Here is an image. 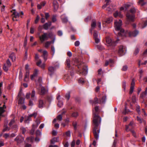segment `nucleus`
<instances>
[{
	"mask_svg": "<svg viewBox=\"0 0 147 147\" xmlns=\"http://www.w3.org/2000/svg\"><path fill=\"white\" fill-rule=\"evenodd\" d=\"M122 25V21L119 20L118 21L115 20L114 22V26L116 31L120 30L118 33V36H119L125 37L127 36H136L139 33L138 31L135 30L134 32H130L128 31H125L123 29L121 28Z\"/></svg>",
	"mask_w": 147,
	"mask_h": 147,
	"instance_id": "nucleus-1",
	"label": "nucleus"
},
{
	"mask_svg": "<svg viewBox=\"0 0 147 147\" xmlns=\"http://www.w3.org/2000/svg\"><path fill=\"white\" fill-rule=\"evenodd\" d=\"M98 107H95L93 113L94 117L93 122L94 125L93 131L94 137L96 140L98 139L100 131V129L98 128V126L101 121V117L98 115Z\"/></svg>",
	"mask_w": 147,
	"mask_h": 147,
	"instance_id": "nucleus-2",
	"label": "nucleus"
},
{
	"mask_svg": "<svg viewBox=\"0 0 147 147\" xmlns=\"http://www.w3.org/2000/svg\"><path fill=\"white\" fill-rule=\"evenodd\" d=\"M76 62L78 63L77 66L79 74L83 75H86L88 73L87 66L84 63L78 62V60H76Z\"/></svg>",
	"mask_w": 147,
	"mask_h": 147,
	"instance_id": "nucleus-3",
	"label": "nucleus"
},
{
	"mask_svg": "<svg viewBox=\"0 0 147 147\" xmlns=\"http://www.w3.org/2000/svg\"><path fill=\"white\" fill-rule=\"evenodd\" d=\"M130 12L131 13V14H130L129 13H127L126 15L127 18L129 20L133 22L135 18V16L134 14L136 12L135 9L134 8H131L130 10Z\"/></svg>",
	"mask_w": 147,
	"mask_h": 147,
	"instance_id": "nucleus-4",
	"label": "nucleus"
},
{
	"mask_svg": "<svg viewBox=\"0 0 147 147\" xmlns=\"http://www.w3.org/2000/svg\"><path fill=\"white\" fill-rule=\"evenodd\" d=\"M40 41L41 43H43L45 40L49 39L48 34L47 33H44L43 34L39 36Z\"/></svg>",
	"mask_w": 147,
	"mask_h": 147,
	"instance_id": "nucleus-5",
	"label": "nucleus"
},
{
	"mask_svg": "<svg viewBox=\"0 0 147 147\" xmlns=\"http://www.w3.org/2000/svg\"><path fill=\"white\" fill-rule=\"evenodd\" d=\"M126 51V47L122 45L119 47L118 53L120 56H122L125 54Z\"/></svg>",
	"mask_w": 147,
	"mask_h": 147,
	"instance_id": "nucleus-6",
	"label": "nucleus"
},
{
	"mask_svg": "<svg viewBox=\"0 0 147 147\" xmlns=\"http://www.w3.org/2000/svg\"><path fill=\"white\" fill-rule=\"evenodd\" d=\"M24 140V137L21 136H18L15 139V140L16 141L18 144H20L23 142Z\"/></svg>",
	"mask_w": 147,
	"mask_h": 147,
	"instance_id": "nucleus-7",
	"label": "nucleus"
},
{
	"mask_svg": "<svg viewBox=\"0 0 147 147\" xmlns=\"http://www.w3.org/2000/svg\"><path fill=\"white\" fill-rule=\"evenodd\" d=\"M37 112H34L32 114L29 115L27 119L25 121L26 123H29V122L31 120L30 118L32 117H34L36 118L37 115Z\"/></svg>",
	"mask_w": 147,
	"mask_h": 147,
	"instance_id": "nucleus-8",
	"label": "nucleus"
},
{
	"mask_svg": "<svg viewBox=\"0 0 147 147\" xmlns=\"http://www.w3.org/2000/svg\"><path fill=\"white\" fill-rule=\"evenodd\" d=\"M93 37L95 42L97 43H99L100 40L98 36V34L97 31H94L93 33Z\"/></svg>",
	"mask_w": 147,
	"mask_h": 147,
	"instance_id": "nucleus-9",
	"label": "nucleus"
},
{
	"mask_svg": "<svg viewBox=\"0 0 147 147\" xmlns=\"http://www.w3.org/2000/svg\"><path fill=\"white\" fill-rule=\"evenodd\" d=\"M134 127V123L133 122H131L128 125H126L125 130L128 131H131V129Z\"/></svg>",
	"mask_w": 147,
	"mask_h": 147,
	"instance_id": "nucleus-10",
	"label": "nucleus"
},
{
	"mask_svg": "<svg viewBox=\"0 0 147 147\" xmlns=\"http://www.w3.org/2000/svg\"><path fill=\"white\" fill-rule=\"evenodd\" d=\"M13 15L12 20L13 21H17V20L16 19V18H18L20 16L19 14L16 12V11H14L13 13Z\"/></svg>",
	"mask_w": 147,
	"mask_h": 147,
	"instance_id": "nucleus-11",
	"label": "nucleus"
},
{
	"mask_svg": "<svg viewBox=\"0 0 147 147\" xmlns=\"http://www.w3.org/2000/svg\"><path fill=\"white\" fill-rule=\"evenodd\" d=\"M106 41L107 44H108V46H110L113 45V43L115 42V41H112L111 38L109 37H107L106 38Z\"/></svg>",
	"mask_w": 147,
	"mask_h": 147,
	"instance_id": "nucleus-12",
	"label": "nucleus"
},
{
	"mask_svg": "<svg viewBox=\"0 0 147 147\" xmlns=\"http://www.w3.org/2000/svg\"><path fill=\"white\" fill-rule=\"evenodd\" d=\"M41 63L42 61L41 60L39 59L38 60L36 64L38 66L40 67L42 69H44L45 67V63H43L42 64H41Z\"/></svg>",
	"mask_w": 147,
	"mask_h": 147,
	"instance_id": "nucleus-13",
	"label": "nucleus"
},
{
	"mask_svg": "<svg viewBox=\"0 0 147 147\" xmlns=\"http://www.w3.org/2000/svg\"><path fill=\"white\" fill-rule=\"evenodd\" d=\"M147 3V0H139L138 2V5L143 6Z\"/></svg>",
	"mask_w": 147,
	"mask_h": 147,
	"instance_id": "nucleus-14",
	"label": "nucleus"
},
{
	"mask_svg": "<svg viewBox=\"0 0 147 147\" xmlns=\"http://www.w3.org/2000/svg\"><path fill=\"white\" fill-rule=\"evenodd\" d=\"M39 71L37 69H35L33 74L31 76V79L32 80L34 79L35 77H36L38 74Z\"/></svg>",
	"mask_w": 147,
	"mask_h": 147,
	"instance_id": "nucleus-15",
	"label": "nucleus"
},
{
	"mask_svg": "<svg viewBox=\"0 0 147 147\" xmlns=\"http://www.w3.org/2000/svg\"><path fill=\"white\" fill-rule=\"evenodd\" d=\"M48 70L50 75L51 76L52 74L54 73L55 69L54 67L52 66H50L48 68Z\"/></svg>",
	"mask_w": 147,
	"mask_h": 147,
	"instance_id": "nucleus-16",
	"label": "nucleus"
},
{
	"mask_svg": "<svg viewBox=\"0 0 147 147\" xmlns=\"http://www.w3.org/2000/svg\"><path fill=\"white\" fill-rule=\"evenodd\" d=\"M53 5L55 11H56L58 8V3L56 0H54L53 1Z\"/></svg>",
	"mask_w": 147,
	"mask_h": 147,
	"instance_id": "nucleus-17",
	"label": "nucleus"
},
{
	"mask_svg": "<svg viewBox=\"0 0 147 147\" xmlns=\"http://www.w3.org/2000/svg\"><path fill=\"white\" fill-rule=\"evenodd\" d=\"M96 25V21L95 20H93L91 24V29L90 31L92 32V29H94Z\"/></svg>",
	"mask_w": 147,
	"mask_h": 147,
	"instance_id": "nucleus-18",
	"label": "nucleus"
},
{
	"mask_svg": "<svg viewBox=\"0 0 147 147\" xmlns=\"http://www.w3.org/2000/svg\"><path fill=\"white\" fill-rule=\"evenodd\" d=\"M44 59L45 61H46L47 59V57L48 55V52L46 50H44L42 51Z\"/></svg>",
	"mask_w": 147,
	"mask_h": 147,
	"instance_id": "nucleus-19",
	"label": "nucleus"
},
{
	"mask_svg": "<svg viewBox=\"0 0 147 147\" xmlns=\"http://www.w3.org/2000/svg\"><path fill=\"white\" fill-rule=\"evenodd\" d=\"M51 25V22H49L48 23H45L43 25V27L46 30L48 29V27H49Z\"/></svg>",
	"mask_w": 147,
	"mask_h": 147,
	"instance_id": "nucleus-20",
	"label": "nucleus"
},
{
	"mask_svg": "<svg viewBox=\"0 0 147 147\" xmlns=\"http://www.w3.org/2000/svg\"><path fill=\"white\" fill-rule=\"evenodd\" d=\"M39 86L41 89L40 94L43 95L46 92V90L45 88L43 87L40 84H39Z\"/></svg>",
	"mask_w": 147,
	"mask_h": 147,
	"instance_id": "nucleus-21",
	"label": "nucleus"
},
{
	"mask_svg": "<svg viewBox=\"0 0 147 147\" xmlns=\"http://www.w3.org/2000/svg\"><path fill=\"white\" fill-rule=\"evenodd\" d=\"M114 16L116 18L117 16H119L120 18H121L123 17V15L120 12H118V11H116L113 14Z\"/></svg>",
	"mask_w": 147,
	"mask_h": 147,
	"instance_id": "nucleus-22",
	"label": "nucleus"
},
{
	"mask_svg": "<svg viewBox=\"0 0 147 147\" xmlns=\"http://www.w3.org/2000/svg\"><path fill=\"white\" fill-rule=\"evenodd\" d=\"M29 74V71H26V73L25 75L24 81L27 82L28 80V77Z\"/></svg>",
	"mask_w": 147,
	"mask_h": 147,
	"instance_id": "nucleus-23",
	"label": "nucleus"
},
{
	"mask_svg": "<svg viewBox=\"0 0 147 147\" xmlns=\"http://www.w3.org/2000/svg\"><path fill=\"white\" fill-rule=\"evenodd\" d=\"M9 58L12 60V61L15 60L16 56L15 54L13 53H12L9 56Z\"/></svg>",
	"mask_w": 147,
	"mask_h": 147,
	"instance_id": "nucleus-24",
	"label": "nucleus"
},
{
	"mask_svg": "<svg viewBox=\"0 0 147 147\" xmlns=\"http://www.w3.org/2000/svg\"><path fill=\"white\" fill-rule=\"evenodd\" d=\"M61 18L63 22L66 23L68 21L67 18L66 17H65V15H61Z\"/></svg>",
	"mask_w": 147,
	"mask_h": 147,
	"instance_id": "nucleus-25",
	"label": "nucleus"
},
{
	"mask_svg": "<svg viewBox=\"0 0 147 147\" xmlns=\"http://www.w3.org/2000/svg\"><path fill=\"white\" fill-rule=\"evenodd\" d=\"M57 120L59 121H61L62 120V115H59L57 116V118L55 119L53 121V123H55L56 122V120Z\"/></svg>",
	"mask_w": 147,
	"mask_h": 147,
	"instance_id": "nucleus-26",
	"label": "nucleus"
},
{
	"mask_svg": "<svg viewBox=\"0 0 147 147\" xmlns=\"http://www.w3.org/2000/svg\"><path fill=\"white\" fill-rule=\"evenodd\" d=\"M90 103L92 104L93 103H95V104H97V103H100V100H98V99L96 97L94 98V100H90Z\"/></svg>",
	"mask_w": 147,
	"mask_h": 147,
	"instance_id": "nucleus-27",
	"label": "nucleus"
},
{
	"mask_svg": "<svg viewBox=\"0 0 147 147\" xmlns=\"http://www.w3.org/2000/svg\"><path fill=\"white\" fill-rule=\"evenodd\" d=\"M51 41H47L46 42L45 44V47L46 48H48L50 46L51 44L52 43Z\"/></svg>",
	"mask_w": 147,
	"mask_h": 147,
	"instance_id": "nucleus-28",
	"label": "nucleus"
},
{
	"mask_svg": "<svg viewBox=\"0 0 147 147\" xmlns=\"http://www.w3.org/2000/svg\"><path fill=\"white\" fill-rule=\"evenodd\" d=\"M106 100V96H104L102 98L101 100H100V103H104L105 102Z\"/></svg>",
	"mask_w": 147,
	"mask_h": 147,
	"instance_id": "nucleus-29",
	"label": "nucleus"
},
{
	"mask_svg": "<svg viewBox=\"0 0 147 147\" xmlns=\"http://www.w3.org/2000/svg\"><path fill=\"white\" fill-rule=\"evenodd\" d=\"M48 36L50 38L52 39L54 37H55V36L53 33L52 32H50L48 33Z\"/></svg>",
	"mask_w": 147,
	"mask_h": 147,
	"instance_id": "nucleus-30",
	"label": "nucleus"
},
{
	"mask_svg": "<svg viewBox=\"0 0 147 147\" xmlns=\"http://www.w3.org/2000/svg\"><path fill=\"white\" fill-rule=\"evenodd\" d=\"M44 103L43 101L42 100H40L39 101L38 107L40 108H42L43 107Z\"/></svg>",
	"mask_w": 147,
	"mask_h": 147,
	"instance_id": "nucleus-31",
	"label": "nucleus"
},
{
	"mask_svg": "<svg viewBox=\"0 0 147 147\" xmlns=\"http://www.w3.org/2000/svg\"><path fill=\"white\" fill-rule=\"evenodd\" d=\"M59 140V137H54L51 140V142L52 143H54L55 142H58Z\"/></svg>",
	"mask_w": 147,
	"mask_h": 147,
	"instance_id": "nucleus-32",
	"label": "nucleus"
},
{
	"mask_svg": "<svg viewBox=\"0 0 147 147\" xmlns=\"http://www.w3.org/2000/svg\"><path fill=\"white\" fill-rule=\"evenodd\" d=\"M113 21V18L112 17H109L107 18L105 21L106 23L109 24L111 23Z\"/></svg>",
	"mask_w": 147,
	"mask_h": 147,
	"instance_id": "nucleus-33",
	"label": "nucleus"
},
{
	"mask_svg": "<svg viewBox=\"0 0 147 147\" xmlns=\"http://www.w3.org/2000/svg\"><path fill=\"white\" fill-rule=\"evenodd\" d=\"M105 2L106 3V4L104 5L102 7V8L103 9H105L107 6L109 5L111 1L110 0H105Z\"/></svg>",
	"mask_w": 147,
	"mask_h": 147,
	"instance_id": "nucleus-34",
	"label": "nucleus"
},
{
	"mask_svg": "<svg viewBox=\"0 0 147 147\" xmlns=\"http://www.w3.org/2000/svg\"><path fill=\"white\" fill-rule=\"evenodd\" d=\"M70 60L69 59H66V64L67 65V67L68 68H69L70 67Z\"/></svg>",
	"mask_w": 147,
	"mask_h": 147,
	"instance_id": "nucleus-35",
	"label": "nucleus"
},
{
	"mask_svg": "<svg viewBox=\"0 0 147 147\" xmlns=\"http://www.w3.org/2000/svg\"><path fill=\"white\" fill-rule=\"evenodd\" d=\"M7 123L6 124H4V129H3V132H5L7 131H8L9 130V128H8V127L7 126Z\"/></svg>",
	"mask_w": 147,
	"mask_h": 147,
	"instance_id": "nucleus-36",
	"label": "nucleus"
},
{
	"mask_svg": "<svg viewBox=\"0 0 147 147\" xmlns=\"http://www.w3.org/2000/svg\"><path fill=\"white\" fill-rule=\"evenodd\" d=\"M20 129L21 131L22 132V133L23 134H25L26 131V129L25 128L22 126L20 127Z\"/></svg>",
	"mask_w": 147,
	"mask_h": 147,
	"instance_id": "nucleus-37",
	"label": "nucleus"
},
{
	"mask_svg": "<svg viewBox=\"0 0 147 147\" xmlns=\"http://www.w3.org/2000/svg\"><path fill=\"white\" fill-rule=\"evenodd\" d=\"M18 104H19L22 105L24 103V99L22 98H20L18 100Z\"/></svg>",
	"mask_w": 147,
	"mask_h": 147,
	"instance_id": "nucleus-38",
	"label": "nucleus"
},
{
	"mask_svg": "<svg viewBox=\"0 0 147 147\" xmlns=\"http://www.w3.org/2000/svg\"><path fill=\"white\" fill-rule=\"evenodd\" d=\"M51 52L52 53V55H54L55 52V49L53 45L51 46Z\"/></svg>",
	"mask_w": 147,
	"mask_h": 147,
	"instance_id": "nucleus-39",
	"label": "nucleus"
},
{
	"mask_svg": "<svg viewBox=\"0 0 147 147\" xmlns=\"http://www.w3.org/2000/svg\"><path fill=\"white\" fill-rule=\"evenodd\" d=\"M9 67H8V66H7L5 64H4L3 66V69L5 71H7L8 70Z\"/></svg>",
	"mask_w": 147,
	"mask_h": 147,
	"instance_id": "nucleus-40",
	"label": "nucleus"
},
{
	"mask_svg": "<svg viewBox=\"0 0 147 147\" xmlns=\"http://www.w3.org/2000/svg\"><path fill=\"white\" fill-rule=\"evenodd\" d=\"M5 64H6L7 66H8V67H10L11 65V63L9 59H8L7 60L6 63Z\"/></svg>",
	"mask_w": 147,
	"mask_h": 147,
	"instance_id": "nucleus-41",
	"label": "nucleus"
},
{
	"mask_svg": "<svg viewBox=\"0 0 147 147\" xmlns=\"http://www.w3.org/2000/svg\"><path fill=\"white\" fill-rule=\"evenodd\" d=\"M26 139L28 142H32L34 140V138L32 137H28Z\"/></svg>",
	"mask_w": 147,
	"mask_h": 147,
	"instance_id": "nucleus-42",
	"label": "nucleus"
},
{
	"mask_svg": "<svg viewBox=\"0 0 147 147\" xmlns=\"http://www.w3.org/2000/svg\"><path fill=\"white\" fill-rule=\"evenodd\" d=\"M78 113L76 112H74L72 115V116L74 117H77L78 116Z\"/></svg>",
	"mask_w": 147,
	"mask_h": 147,
	"instance_id": "nucleus-43",
	"label": "nucleus"
},
{
	"mask_svg": "<svg viewBox=\"0 0 147 147\" xmlns=\"http://www.w3.org/2000/svg\"><path fill=\"white\" fill-rule=\"evenodd\" d=\"M128 69V67L127 65H125L123 66L121 70L123 71H126Z\"/></svg>",
	"mask_w": 147,
	"mask_h": 147,
	"instance_id": "nucleus-44",
	"label": "nucleus"
},
{
	"mask_svg": "<svg viewBox=\"0 0 147 147\" xmlns=\"http://www.w3.org/2000/svg\"><path fill=\"white\" fill-rule=\"evenodd\" d=\"M132 102L135 103L136 102V100L135 96H133L132 98Z\"/></svg>",
	"mask_w": 147,
	"mask_h": 147,
	"instance_id": "nucleus-45",
	"label": "nucleus"
},
{
	"mask_svg": "<svg viewBox=\"0 0 147 147\" xmlns=\"http://www.w3.org/2000/svg\"><path fill=\"white\" fill-rule=\"evenodd\" d=\"M76 141L75 140H73L71 143V147H74Z\"/></svg>",
	"mask_w": 147,
	"mask_h": 147,
	"instance_id": "nucleus-46",
	"label": "nucleus"
},
{
	"mask_svg": "<svg viewBox=\"0 0 147 147\" xmlns=\"http://www.w3.org/2000/svg\"><path fill=\"white\" fill-rule=\"evenodd\" d=\"M135 84V82L134 81V79H132V82L131 83V87H134Z\"/></svg>",
	"mask_w": 147,
	"mask_h": 147,
	"instance_id": "nucleus-47",
	"label": "nucleus"
},
{
	"mask_svg": "<svg viewBox=\"0 0 147 147\" xmlns=\"http://www.w3.org/2000/svg\"><path fill=\"white\" fill-rule=\"evenodd\" d=\"M65 134L66 136L68 137H70L71 136V133L69 131H66L65 133Z\"/></svg>",
	"mask_w": 147,
	"mask_h": 147,
	"instance_id": "nucleus-48",
	"label": "nucleus"
},
{
	"mask_svg": "<svg viewBox=\"0 0 147 147\" xmlns=\"http://www.w3.org/2000/svg\"><path fill=\"white\" fill-rule=\"evenodd\" d=\"M78 82L80 83L83 84L84 82V80L83 78H81L79 80Z\"/></svg>",
	"mask_w": 147,
	"mask_h": 147,
	"instance_id": "nucleus-49",
	"label": "nucleus"
},
{
	"mask_svg": "<svg viewBox=\"0 0 147 147\" xmlns=\"http://www.w3.org/2000/svg\"><path fill=\"white\" fill-rule=\"evenodd\" d=\"M97 49L99 50H102L104 49V47L102 45H98L97 46Z\"/></svg>",
	"mask_w": 147,
	"mask_h": 147,
	"instance_id": "nucleus-50",
	"label": "nucleus"
},
{
	"mask_svg": "<svg viewBox=\"0 0 147 147\" xmlns=\"http://www.w3.org/2000/svg\"><path fill=\"white\" fill-rule=\"evenodd\" d=\"M57 105L59 107H61L63 105V103L61 101H59L57 104Z\"/></svg>",
	"mask_w": 147,
	"mask_h": 147,
	"instance_id": "nucleus-51",
	"label": "nucleus"
},
{
	"mask_svg": "<svg viewBox=\"0 0 147 147\" xmlns=\"http://www.w3.org/2000/svg\"><path fill=\"white\" fill-rule=\"evenodd\" d=\"M134 87H130V90L129 92V94H131L133 93L134 91Z\"/></svg>",
	"mask_w": 147,
	"mask_h": 147,
	"instance_id": "nucleus-52",
	"label": "nucleus"
},
{
	"mask_svg": "<svg viewBox=\"0 0 147 147\" xmlns=\"http://www.w3.org/2000/svg\"><path fill=\"white\" fill-rule=\"evenodd\" d=\"M73 125L75 129H76L77 128V123L76 122H73Z\"/></svg>",
	"mask_w": 147,
	"mask_h": 147,
	"instance_id": "nucleus-53",
	"label": "nucleus"
},
{
	"mask_svg": "<svg viewBox=\"0 0 147 147\" xmlns=\"http://www.w3.org/2000/svg\"><path fill=\"white\" fill-rule=\"evenodd\" d=\"M130 6V4L129 3H127L125 5V7L126 9H127Z\"/></svg>",
	"mask_w": 147,
	"mask_h": 147,
	"instance_id": "nucleus-54",
	"label": "nucleus"
},
{
	"mask_svg": "<svg viewBox=\"0 0 147 147\" xmlns=\"http://www.w3.org/2000/svg\"><path fill=\"white\" fill-rule=\"evenodd\" d=\"M80 44V42L79 41H76L74 43V45L75 46L78 47V46Z\"/></svg>",
	"mask_w": 147,
	"mask_h": 147,
	"instance_id": "nucleus-55",
	"label": "nucleus"
},
{
	"mask_svg": "<svg viewBox=\"0 0 147 147\" xmlns=\"http://www.w3.org/2000/svg\"><path fill=\"white\" fill-rule=\"evenodd\" d=\"M39 19H40V17H39V16H38L37 15L36 18V19L35 20V24H37L38 22Z\"/></svg>",
	"mask_w": 147,
	"mask_h": 147,
	"instance_id": "nucleus-56",
	"label": "nucleus"
},
{
	"mask_svg": "<svg viewBox=\"0 0 147 147\" xmlns=\"http://www.w3.org/2000/svg\"><path fill=\"white\" fill-rule=\"evenodd\" d=\"M56 17V16H53L52 18V21L53 22H55L57 20Z\"/></svg>",
	"mask_w": 147,
	"mask_h": 147,
	"instance_id": "nucleus-57",
	"label": "nucleus"
},
{
	"mask_svg": "<svg viewBox=\"0 0 147 147\" xmlns=\"http://www.w3.org/2000/svg\"><path fill=\"white\" fill-rule=\"evenodd\" d=\"M70 97V95L69 93L67 94L65 96V98L67 100L69 99Z\"/></svg>",
	"mask_w": 147,
	"mask_h": 147,
	"instance_id": "nucleus-58",
	"label": "nucleus"
},
{
	"mask_svg": "<svg viewBox=\"0 0 147 147\" xmlns=\"http://www.w3.org/2000/svg\"><path fill=\"white\" fill-rule=\"evenodd\" d=\"M137 120L140 123H142V119L138 116L137 117Z\"/></svg>",
	"mask_w": 147,
	"mask_h": 147,
	"instance_id": "nucleus-59",
	"label": "nucleus"
},
{
	"mask_svg": "<svg viewBox=\"0 0 147 147\" xmlns=\"http://www.w3.org/2000/svg\"><path fill=\"white\" fill-rule=\"evenodd\" d=\"M126 83L125 82H123L122 83V86L124 90H125Z\"/></svg>",
	"mask_w": 147,
	"mask_h": 147,
	"instance_id": "nucleus-60",
	"label": "nucleus"
},
{
	"mask_svg": "<svg viewBox=\"0 0 147 147\" xmlns=\"http://www.w3.org/2000/svg\"><path fill=\"white\" fill-rule=\"evenodd\" d=\"M14 123V121L13 119L12 120L9 124V125L10 126H11V125Z\"/></svg>",
	"mask_w": 147,
	"mask_h": 147,
	"instance_id": "nucleus-61",
	"label": "nucleus"
},
{
	"mask_svg": "<svg viewBox=\"0 0 147 147\" xmlns=\"http://www.w3.org/2000/svg\"><path fill=\"white\" fill-rule=\"evenodd\" d=\"M130 112V111L129 110H127L126 109V107H125V111L123 112V113L124 114H126V113H128V112Z\"/></svg>",
	"mask_w": 147,
	"mask_h": 147,
	"instance_id": "nucleus-62",
	"label": "nucleus"
},
{
	"mask_svg": "<svg viewBox=\"0 0 147 147\" xmlns=\"http://www.w3.org/2000/svg\"><path fill=\"white\" fill-rule=\"evenodd\" d=\"M117 141L116 140H114L113 145H112V147H115L116 146V144L117 143Z\"/></svg>",
	"mask_w": 147,
	"mask_h": 147,
	"instance_id": "nucleus-63",
	"label": "nucleus"
},
{
	"mask_svg": "<svg viewBox=\"0 0 147 147\" xmlns=\"http://www.w3.org/2000/svg\"><path fill=\"white\" fill-rule=\"evenodd\" d=\"M57 34L59 36H61L63 34L62 31L60 30L58 31L57 32Z\"/></svg>",
	"mask_w": 147,
	"mask_h": 147,
	"instance_id": "nucleus-64",
	"label": "nucleus"
}]
</instances>
